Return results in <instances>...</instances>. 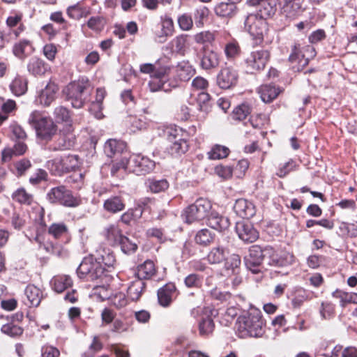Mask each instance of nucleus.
I'll return each mask as SVG.
<instances>
[{"mask_svg":"<svg viewBox=\"0 0 357 357\" xmlns=\"http://www.w3.org/2000/svg\"><path fill=\"white\" fill-rule=\"evenodd\" d=\"M270 59V52L264 49L255 50L245 55L243 67L247 73L255 74L263 70Z\"/></svg>","mask_w":357,"mask_h":357,"instance_id":"obj_6","label":"nucleus"},{"mask_svg":"<svg viewBox=\"0 0 357 357\" xmlns=\"http://www.w3.org/2000/svg\"><path fill=\"white\" fill-rule=\"evenodd\" d=\"M235 328L241 338L261 337L265 333V322L261 311L252 308L240 315L236 321Z\"/></svg>","mask_w":357,"mask_h":357,"instance_id":"obj_1","label":"nucleus"},{"mask_svg":"<svg viewBox=\"0 0 357 357\" xmlns=\"http://www.w3.org/2000/svg\"><path fill=\"white\" fill-rule=\"evenodd\" d=\"M55 91H38L35 97L37 105L49 106L56 98Z\"/></svg>","mask_w":357,"mask_h":357,"instance_id":"obj_37","label":"nucleus"},{"mask_svg":"<svg viewBox=\"0 0 357 357\" xmlns=\"http://www.w3.org/2000/svg\"><path fill=\"white\" fill-rule=\"evenodd\" d=\"M147 183L149 188L153 193L163 192L169 188V183L166 179H149Z\"/></svg>","mask_w":357,"mask_h":357,"instance_id":"obj_54","label":"nucleus"},{"mask_svg":"<svg viewBox=\"0 0 357 357\" xmlns=\"http://www.w3.org/2000/svg\"><path fill=\"white\" fill-rule=\"evenodd\" d=\"M237 72L231 68H222L217 77V82L221 89H229L235 87L238 82Z\"/></svg>","mask_w":357,"mask_h":357,"instance_id":"obj_14","label":"nucleus"},{"mask_svg":"<svg viewBox=\"0 0 357 357\" xmlns=\"http://www.w3.org/2000/svg\"><path fill=\"white\" fill-rule=\"evenodd\" d=\"M106 241L112 246H116L124 235L117 225L110 224L105 227L102 233Z\"/></svg>","mask_w":357,"mask_h":357,"instance_id":"obj_22","label":"nucleus"},{"mask_svg":"<svg viewBox=\"0 0 357 357\" xmlns=\"http://www.w3.org/2000/svg\"><path fill=\"white\" fill-rule=\"evenodd\" d=\"M211 208L212 204L208 199L199 198L184 209L182 216L188 224L199 222L208 218Z\"/></svg>","mask_w":357,"mask_h":357,"instance_id":"obj_8","label":"nucleus"},{"mask_svg":"<svg viewBox=\"0 0 357 357\" xmlns=\"http://www.w3.org/2000/svg\"><path fill=\"white\" fill-rule=\"evenodd\" d=\"M170 143L171 144L168 147V151L172 155H181L188 150V142L184 138L178 139Z\"/></svg>","mask_w":357,"mask_h":357,"instance_id":"obj_40","label":"nucleus"},{"mask_svg":"<svg viewBox=\"0 0 357 357\" xmlns=\"http://www.w3.org/2000/svg\"><path fill=\"white\" fill-rule=\"evenodd\" d=\"M117 245H119L122 252L126 255L133 254L137 249V245L126 236L121 237Z\"/></svg>","mask_w":357,"mask_h":357,"instance_id":"obj_55","label":"nucleus"},{"mask_svg":"<svg viewBox=\"0 0 357 357\" xmlns=\"http://www.w3.org/2000/svg\"><path fill=\"white\" fill-rule=\"evenodd\" d=\"M209 100V96L208 93H204L203 91L199 92L196 97L199 110L201 112H208L210 107Z\"/></svg>","mask_w":357,"mask_h":357,"instance_id":"obj_61","label":"nucleus"},{"mask_svg":"<svg viewBox=\"0 0 357 357\" xmlns=\"http://www.w3.org/2000/svg\"><path fill=\"white\" fill-rule=\"evenodd\" d=\"M24 140L16 141L13 147H6L1 151V161L8 162L11 160L13 156H20L24 155L27 151V145Z\"/></svg>","mask_w":357,"mask_h":357,"instance_id":"obj_19","label":"nucleus"},{"mask_svg":"<svg viewBox=\"0 0 357 357\" xmlns=\"http://www.w3.org/2000/svg\"><path fill=\"white\" fill-rule=\"evenodd\" d=\"M311 293L304 289L296 291L294 297L291 300L294 307H299L305 301L311 299Z\"/></svg>","mask_w":357,"mask_h":357,"instance_id":"obj_51","label":"nucleus"},{"mask_svg":"<svg viewBox=\"0 0 357 357\" xmlns=\"http://www.w3.org/2000/svg\"><path fill=\"white\" fill-rule=\"evenodd\" d=\"M213 319L208 315L202 316L199 321V332L202 336H208L214 331Z\"/></svg>","mask_w":357,"mask_h":357,"instance_id":"obj_39","label":"nucleus"},{"mask_svg":"<svg viewBox=\"0 0 357 357\" xmlns=\"http://www.w3.org/2000/svg\"><path fill=\"white\" fill-rule=\"evenodd\" d=\"M28 71L34 76L43 75L48 70V65L41 59L31 57L27 64Z\"/></svg>","mask_w":357,"mask_h":357,"instance_id":"obj_29","label":"nucleus"},{"mask_svg":"<svg viewBox=\"0 0 357 357\" xmlns=\"http://www.w3.org/2000/svg\"><path fill=\"white\" fill-rule=\"evenodd\" d=\"M226 57L229 60H233L240 55L241 47L237 42L227 43L225 47Z\"/></svg>","mask_w":357,"mask_h":357,"instance_id":"obj_58","label":"nucleus"},{"mask_svg":"<svg viewBox=\"0 0 357 357\" xmlns=\"http://www.w3.org/2000/svg\"><path fill=\"white\" fill-rule=\"evenodd\" d=\"M155 273V267L151 260H146L143 264L137 266V276L140 280L150 279Z\"/></svg>","mask_w":357,"mask_h":357,"instance_id":"obj_33","label":"nucleus"},{"mask_svg":"<svg viewBox=\"0 0 357 357\" xmlns=\"http://www.w3.org/2000/svg\"><path fill=\"white\" fill-rule=\"evenodd\" d=\"M126 208V204L121 196H111L104 201L103 208L108 213H117L123 211Z\"/></svg>","mask_w":357,"mask_h":357,"instance_id":"obj_26","label":"nucleus"},{"mask_svg":"<svg viewBox=\"0 0 357 357\" xmlns=\"http://www.w3.org/2000/svg\"><path fill=\"white\" fill-rule=\"evenodd\" d=\"M235 230L238 238L246 243L255 242L259 236L258 231L254 227L253 225L247 221L237 222Z\"/></svg>","mask_w":357,"mask_h":357,"instance_id":"obj_13","label":"nucleus"},{"mask_svg":"<svg viewBox=\"0 0 357 357\" xmlns=\"http://www.w3.org/2000/svg\"><path fill=\"white\" fill-rule=\"evenodd\" d=\"M126 149V144L114 139H108L104 146V152L107 157L112 158L117 153H122Z\"/></svg>","mask_w":357,"mask_h":357,"instance_id":"obj_30","label":"nucleus"},{"mask_svg":"<svg viewBox=\"0 0 357 357\" xmlns=\"http://www.w3.org/2000/svg\"><path fill=\"white\" fill-rule=\"evenodd\" d=\"M241 265V257L238 255L233 254L226 259L225 263V270L229 273L238 275Z\"/></svg>","mask_w":357,"mask_h":357,"instance_id":"obj_41","label":"nucleus"},{"mask_svg":"<svg viewBox=\"0 0 357 357\" xmlns=\"http://www.w3.org/2000/svg\"><path fill=\"white\" fill-rule=\"evenodd\" d=\"M96 261L102 266L107 268L112 267L116 261L115 257L109 249L101 248L96 250V255L94 256Z\"/></svg>","mask_w":357,"mask_h":357,"instance_id":"obj_28","label":"nucleus"},{"mask_svg":"<svg viewBox=\"0 0 357 357\" xmlns=\"http://www.w3.org/2000/svg\"><path fill=\"white\" fill-rule=\"evenodd\" d=\"M307 52H310L311 55L314 56V50L311 46L301 47L299 44L293 46L289 60L294 71H301L307 66L310 59L305 55Z\"/></svg>","mask_w":357,"mask_h":357,"instance_id":"obj_11","label":"nucleus"},{"mask_svg":"<svg viewBox=\"0 0 357 357\" xmlns=\"http://www.w3.org/2000/svg\"><path fill=\"white\" fill-rule=\"evenodd\" d=\"M77 276L86 281H102L107 277V270L96 261L94 256L89 255L82 259L77 268Z\"/></svg>","mask_w":357,"mask_h":357,"instance_id":"obj_3","label":"nucleus"},{"mask_svg":"<svg viewBox=\"0 0 357 357\" xmlns=\"http://www.w3.org/2000/svg\"><path fill=\"white\" fill-rule=\"evenodd\" d=\"M229 153V149L227 146L215 144L208 153V155L211 160H220L226 158Z\"/></svg>","mask_w":357,"mask_h":357,"instance_id":"obj_49","label":"nucleus"},{"mask_svg":"<svg viewBox=\"0 0 357 357\" xmlns=\"http://www.w3.org/2000/svg\"><path fill=\"white\" fill-rule=\"evenodd\" d=\"M169 70L170 68L168 66L156 68L155 65L149 63H143L139 66L142 73L150 75L151 79L149 82L150 89H165Z\"/></svg>","mask_w":357,"mask_h":357,"instance_id":"obj_7","label":"nucleus"},{"mask_svg":"<svg viewBox=\"0 0 357 357\" xmlns=\"http://www.w3.org/2000/svg\"><path fill=\"white\" fill-rule=\"evenodd\" d=\"M1 331L12 337L20 336L23 333V329L20 326L13 323L4 324L1 328Z\"/></svg>","mask_w":357,"mask_h":357,"instance_id":"obj_56","label":"nucleus"},{"mask_svg":"<svg viewBox=\"0 0 357 357\" xmlns=\"http://www.w3.org/2000/svg\"><path fill=\"white\" fill-rule=\"evenodd\" d=\"M236 5L229 1L228 2H221L215 7L216 15L221 17H231L236 15Z\"/></svg>","mask_w":357,"mask_h":357,"instance_id":"obj_35","label":"nucleus"},{"mask_svg":"<svg viewBox=\"0 0 357 357\" xmlns=\"http://www.w3.org/2000/svg\"><path fill=\"white\" fill-rule=\"evenodd\" d=\"M14 201L22 204L31 205L33 202V197L31 194L28 193L23 188H18L12 195Z\"/></svg>","mask_w":357,"mask_h":357,"instance_id":"obj_42","label":"nucleus"},{"mask_svg":"<svg viewBox=\"0 0 357 357\" xmlns=\"http://www.w3.org/2000/svg\"><path fill=\"white\" fill-rule=\"evenodd\" d=\"M265 256L267 264L273 266H284L287 264V260L280 256L270 245L265 246Z\"/></svg>","mask_w":357,"mask_h":357,"instance_id":"obj_32","label":"nucleus"},{"mask_svg":"<svg viewBox=\"0 0 357 357\" xmlns=\"http://www.w3.org/2000/svg\"><path fill=\"white\" fill-rule=\"evenodd\" d=\"M155 167V162L149 158L141 154L133 155L127 161L126 166L123 167L137 175H145L151 173Z\"/></svg>","mask_w":357,"mask_h":357,"instance_id":"obj_10","label":"nucleus"},{"mask_svg":"<svg viewBox=\"0 0 357 357\" xmlns=\"http://www.w3.org/2000/svg\"><path fill=\"white\" fill-rule=\"evenodd\" d=\"M10 222L15 229L20 230L26 224V215L14 212L12 215Z\"/></svg>","mask_w":357,"mask_h":357,"instance_id":"obj_64","label":"nucleus"},{"mask_svg":"<svg viewBox=\"0 0 357 357\" xmlns=\"http://www.w3.org/2000/svg\"><path fill=\"white\" fill-rule=\"evenodd\" d=\"M165 135L169 142L176 141L178 139L183 138L185 131L176 126H170L164 130Z\"/></svg>","mask_w":357,"mask_h":357,"instance_id":"obj_48","label":"nucleus"},{"mask_svg":"<svg viewBox=\"0 0 357 357\" xmlns=\"http://www.w3.org/2000/svg\"><path fill=\"white\" fill-rule=\"evenodd\" d=\"M265 247L259 245H253L249 248V254L245 257V266L253 273L260 271V266L264 261H266Z\"/></svg>","mask_w":357,"mask_h":357,"instance_id":"obj_12","label":"nucleus"},{"mask_svg":"<svg viewBox=\"0 0 357 357\" xmlns=\"http://www.w3.org/2000/svg\"><path fill=\"white\" fill-rule=\"evenodd\" d=\"M146 284L144 280L136 278L132 281L128 287L127 294L129 298L135 301H137L144 291Z\"/></svg>","mask_w":357,"mask_h":357,"instance_id":"obj_31","label":"nucleus"},{"mask_svg":"<svg viewBox=\"0 0 357 357\" xmlns=\"http://www.w3.org/2000/svg\"><path fill=\"white\" fill-rule=\"evenodd\" d=\"M235 213L242 218L250 219L256 213V208L253 203L245 199H238L233 206Z\"/></svg>","mask_w":357,"mask_h":357,"instance_id":"obj_15","label":"nucleus"},{"mask_svg":"<svg viewBox=\"0 0 357 357\" xmlns=\"http://www.w3.org/2000/svg\"><path fill=\"white\" fill-rule=\"evenodd\" d=\"M214 234L208 229H202L197 231L195 235V242L203 246L209 245L214 239Z\"/></svg>","mask_w":357,"mask_h":357,"instance_id":"obj_44","label":"nucleus"},{"mask_svg":"<svg viewBox=\"0 0 357 357\" xmlns=\"http://www.w3.org/2000/svg\"><path fill=\"white\" fill-rule=\"evenodd\" d=\"M283 13L288 18L294 19L304 10L303 8L304 0H283Z\"/></svg>","mask_w":357,"mask_h":357,"instance_id":"obj_23","label":"nucleus"},{"mask_svg":"<svg viewBox=\"0 0 357 357\" xmlns=\"http://www.w3.org/2000/svg\"><path fill=\"white\" fill-rule=\"evenodd\" d=\"M79 165L77 155H67L47 161L45 167L52 175L61 176L71 171H75Z\"/></svg>","mask_w":357,"mask_h":357,"instance_id":"obj_5","label":"nucleus"},{"mask_svg":"<svg viewBox=\"0 0 357 357\" xmlns=\"http://www.w3.org/2000/svg\"><path fill=\"white\" fill-rule=\"evenodd\" d=\"M105 23L106 21L103 17L94 16L91 17L89 20L87 25L91 29L96 31H100L103 29Z\"/></svg>","mask_w":357,"mask_h":357,"instance_id":"obj_62","label":"nucleus"},{"mask_svg":"<svg viewBox=\"0 0 357 357\" xmlns=\"http://www.w3.org/2000/svg\"><path fill=\"white\" fill-rule=\"evenodd\" d=\"M187 38L186 35H179L175 37L166 45L164 50L171 55L177 54L184 56L187 50Z\"/></svg>","mask_w":357,"mask_h":357,"instance_id":"obj_16","label":"nucleus"},{"mask_svg":"<svg viewBox=\"0 0 357 357\" xmlns=\"http://www.w3.org/2000/svg\"><path fill=\"white\" fill-rule=\"evenodd\" d=\"M48 174L47 172L43 169H37L36 172L30 176L29 183L36 185L43 181L47 180Z\"/></svg>","mask_w":357,"mask_h":357,"instance_id":"obj_63","label":"nucleus"},{"mask_svg":"<svg viewBox=\"0 0 357 357\" xmlns=\"http://www.w3.org/2000/svg\"><path fill=\"white\" fill-rule=\"evenodd\" d=\"M199 66L202 68L209 70L216 68L219 65V54L213 50L202 49L199 56Z\"/></svg>","mask_w":357,"mask_h":357,"instance_id":"obj_17","label":"nucleus"},{"mask_svg":"<svg viewBox=\"0 0 357 357\" xmlns=\"http://www.w3.org/2000/svg\"><path fill=\"white\" fill-rule=\"evenodd\" d=\"M29 48H31L29 40H23L14 45L13 52L16 56H17L20 59H22L25 56L26 50Z\"/></svg>","mask_w":357,"mask_h":357,"instance_id":"obj_59","label":"nucleus"},{"mask_svg":"<svg viewBox=\"0 0 357 357\" xmlns=\"http://www.w3.org/2000/svg\"><path fill=\"white\" fill-rule=\"evenodd\" d=\"M203 277L197 274L191 273L184 279V284L188 288H199L202 286Z\"/></svg>","mask_w":357,"mask_h":357,"instance_id":"obj_60","label":"nucleus"},{"mask_svg":"<svg viewBox=\"0 0 357 357\" xmlns=\"http://www.w3.org/2000/svg\"><path fill=\"white\" fill-rule=\"evenodd\" d=\"M26 298L25 304L29 307H37L41 302L43 294L41 290L33 284H29L24 291Z\"/></svg>","mask_w":357,"mask_h":357,"instance_id":"obj_27","label":"nucleus"},{"mask_svg":"<svg viewBox=\"0 0 357 357\" xmlns=\"http://www.w3.org/2000/svg\"><path fill=\"white\" fill-rule=\"evenodd\" d=\"M142 216L139 209L133 207L128 209L121 215L119 222L126 225H130L132 222L137 221Z\"/></svg>","mask_w":357,"mask_h":357,"instance_id":"obj_43","label":"nucleus"},{"mask_svg":"<svg viewBox=\"0 0 357 357\" xmlns=\"http://www.w3.org/2000/svg\"><path fill=\"white\" fill-rule=\"evenodd\" d=\"M67 101L75 108H81L88 99V91H63Z\"/></svg>","mask_w":357,"mask_h":357,"instance_id":"obj_25","label":"nucleus"},{"mask_svg":"<svg viewBox=\"0 0 357 357\" xmlns=\"http://www.w3.org/2000/svg\"><path fill=\"white\" fill-rule=\"evenodd\" d=\"M15 174L17 176H22L31 167V162L27 158H22L13 163Z\"/></svg>","mask_w":357,"mask_h":357,"instance_id":"obj_57","label":"nucleus"},{"mask_svg":"<svg viewBox=\"0 0 357 357\" xmlns=\"http://www.w3.org/2000/svg\"><path fill=\"white\" fill-rule=\"evenodd\" d=\"M47 199L51 204H59L65 207L75 208L82 204L79 196L75 195L65 185L52 188L47 193Z\"/></svg>","mask_w":357,"mask_h":357,"instance_id":"obj_4","label":"nucleus"},{"mask_svg":"<svg viewBox=\"0 0 357 357\" xmlns=\"http://www.w3.org/2000/svg\"><path fill=\"white\" fill-rule=\"evenodd\" d=\"M120 96L122 102L130 109L134 107L139 98V91H122Z\"/></svg>","mask_w":357,"mask_h":357,"instance_id":"obj_46","label":"nucleus"},{"mask_svg":"<svg viewBox=\"0 0 357 357\" xmlns=\"http://www.w3.org/2000/svg\"><path fill=\"white\" fill-rule=\"evenodd\" d=\"M319 313L323 319H330L335 316V305L330 301H324L321 303Z\"/></svg>","mask_w":357,"mask_h":357,"instance_id":"obj_52","label":"nucleus"},{"mask_svg":"<svg viewBox=\"0 0 357 357\" xmlns=\"http://www.w3.org/2000/svg\"><path fill=\"white\" fill-rule=\"evenodd\" d=\"M54 123L63 124L66 127V130L70 132L72 130V116L70 111L63 106L56 107L53 112Z\"/></svg>","mask_w":357,"mask_h":357,"instance_id":"obj_20","label":"nucleus"},{"mask_svg":"<svg viewBox=\"0 0 357 357\" xmlns=\"http://www.w3.org/2000/svg\"><path fill=\"white\" fill-rule=\"evenodd\" d=\"M296 167L295 160L290 159L286 162L280 163L278 167L276 175L280 178H284L290 172L294 171Z\"/></svg>","mask_w":357,"mask_h":357,"instance_id":"obj_53","label":"nucleus"},{"mask_svg":"<svg viewBox=\"0 0 357 357\" xmlns=\"http://www.w3.org/2000/svg\"><path fill=\"white\" fill-rule=\"evenodd\" d=\"M28 122L34 128L36 137L40 140L50 141L57 132V126L53 119L42 116L38 111L30 114Z\"/></svg>","mask_w":357,"mask_h":357,"instance_id":"obj_2","label":"nucleus"},{"mask_svg":"<svg viewBox=\"0 0 357 357\" xmlns=\"http://www.w3.org/2000/svg\"><path fill=\"white\" fill-rule=\"evenodd\" d=\"M225 259V250L222 246H218L211 250L207 255V259L211 264H219Z\"/></svg>","mask_w":357,"mask_h":357,"instance_id":"obj_45","label":"nucleus"},{"mask_svg":"<svg viewBox=\"0 0 357 357\" xmlns=\"http://www.w3.org/2000/svg\"><path fill=\"white\" fill-rule=\"evenodd\" d=\"M250 112V106L247 103H242L233 110L231 116L234 120L243 121L245 119Z\"/></svg>","mask_w":357,"mask_h":357,"instance_id":"obj_50","label":"nucleus"},{"mask_svg":"<svg viewBox=\"0 0 357 357\" xmlns=\"http://www.w3.org/2000/svg\"><path fill=\"white\" fill-rule=\"evenodd\" d=\"M277 10L276 1L275 0H267L264 3H261L259 6V16L266 20V17H273Z\"/></svg>","mask_w":357,"mask_h":357,"instance_id":"obj_38","label":"nucleus"},{"mask_svg":"<svg viewBox=\"0 0 357 357\" xmlns=\"http://www.w3.org/2000/svg\"><path fill=\"white\" fill-rule=\"evenodd\" d=\"M48 233L54 238L59 240L61 243H67L70 238L68 229L63 222L52 224L48 228Z\"/></svg>","mask_w":357,"mask_h":357,"instance_id":"obj_24","label":"nucleus"},{"mask_svg":"<svg viewBox=\"0 0 357 357\" xmlns=\"http://www.w3.org/2000/svg\"><path fill=\"white\" fill-rule=\"evenodd\" d=\"M332 295L333 297L340 299L342 307H344L349 303L357 304V293L337 289L333 292Z\"/></svg>","mask_w":357,"mask_h":357,"instance_id":"obj_36","label":"nucleus"},{"mask_svg":"<svg viewBox=\"0 0 357 357\" xmlns=\"http://www.w3.org/2000/svg\"><path fill=\"white\" fill-rule=\"evenodd\" d=\"M207 225L213 229L222 231L229 228L230 222L228 218L213 211L208 216Z\"/></svg>","mask_w":357,"mask_h":357,"instance_id":"obj_21","label":"nucleus"},{"mask_svg":"<svg viewBox=\"0 0 357 357\" xmlns=\"http://www.w3.org/2000/svg\"><path fill=\"white\" fill-rule=\"evenodd\" d=\"M67 14L72 19L79 20L86 17L89 14V10L79 3H77L67 8Z\"/></svg>","mask_w":357,"mask_h":357,"instance_id":"obj_47","label":"nucleus"},{"mask_svg":"<svg viewBox=\"0 0 357 357\" xmlns=\"http://www.w3.org/2000/svg\"><path fill=\"white\" fill-rule=\"evenodd\" d=\"M245 29L257 43H261L268 35V26L265 19L257 14H250L245 22Z\"/></svg>","mask_w":357,"mask_h":357,"instance_id":"obj_9","label":"nucleus"},{"mask_svg":"<svg viewBox=\"0 0 357 357\" xmlns=\"http://www.w3.org/2000/svg\"><path fill=\"white\" fill-rule=\"evenodd\" d=\"M51 283L55 291L61 293L72 286L73 280L69 275H56L52 279Z\"/></svg>","mask_w":357,"mask_h":357,"instance_id":"obj_34","label":"nucleus"},{"mask_svg":"<svg viewBox=\"0 0 357 357\" xmlns=\"http://www.w3.org/2000/svg\"><path fill=\"white\" fill-rule=\"evenodd\" d=\"M176 295V288L174 284H166L158 291V303L162 307H168Z\"/></svg>","mask_w":357,"mask_h":357,"instance_id":"obj_18","label":"nucleus"}]
</instances>
